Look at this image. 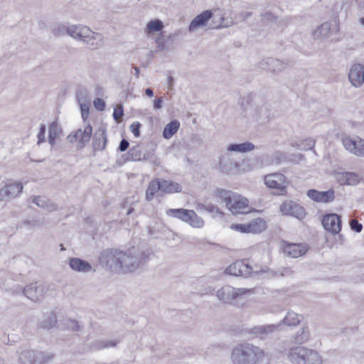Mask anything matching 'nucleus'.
Here are the masks:
<instances>
[{"instance_id":"f257e3e1","label":"nucleus","mask_w":364,"mask_h":364,"mask_svg":"<svg viewBox=\"0 0 364 364\" xmlns=\"http://www.w3.org/2000/svg\"><path fill=\"white\" fill-rule=\"evenodd\" d=\"M265 356L259 346L249 343H242L233 348L231 360L234 364H257Z\"/></svg>"},{"instance_id":"f03ea898","label":"nucleus","mask_w":364,"mask_h":364,"mask_svg":"<svg viewBox=\"0 0 364 364\" xmlns=\"http://www.w3.org/2000/svg\"><path fill=\"white\" fill-rule=\"evenodd\" d=\"M68 36L75 41L82 42L91 50L99 49L104 45V36L102 33L95 32L82 24L71 25Z\"/></svg>"},{"instance_id":"7ed1b4c3","label":"nucleus","mask_w":364,"mask_h":364,"mask_svg":"<svg viewBox=\"0 0 364 364\" xmlns=\"http://www.w3.org/2000/svg\"><path fill=\"white\" fill-rule=\"evenodd\" d=\"M215 196L233 214H247L252 211L249 200L242 195L225 189H218Z\"/></svg>"},{"instance_id":"20e7f679","label":"nucleus","mask_w":364,"mask_h":364,"mask_svg":"<svg viewBox=\"0 0 364 364\" xmlns=\"http://www.w3.org/2000/svg\"><path fill=\"white\" fill-rule=\"evenodd\" d=\"M150 255L151 251L147 248L135 247L123 252L121 273L134 272L149 261Z\"/></svg>"},{"instance_id":"39448f33","label":"nucleus","mask_w":364,"mask_h":364,"mask_svg":"<svg viewBox=\"0 0 364 364\" xmlns=\"http://www.w3.org/2000/svg\"><path fill=\"white\" fill-rule=\"evenodd\" d=\"M288 360L292 364H321V357L317 351L304 346L291 348L287 353Z\"/></svg>"},{"instance_id":"423d86ee","label":"nucleus","mask_w":364,"mask_h":364,"mask_svg":"<svg viewBox=\"0 0 364 364\" xmlns=\"http://www.w3.org/2000/svg\"><path fill=\"white\" fill-rule=\"evenodd\" d=\"M251 293L250 289L234 288L230 285H225L219 289L216 292V296L219 300L224 303L232 305H240L245 301V296Z\"/></svg>"},{"instance_id":"0eeeda50","label":"nucleus","mask_w":364,"mask_h":364,"mask_svg":"<svg viewBox=\"0 0 364 364\" xmlns=\"http://www.w3.org/2000/svg\"><path fill=\"white\" fill-rule=\"evenodd\" d=\"M123 251L117 249H107L101 252L100 262L111 272L121 273Z\"/></svg>"},{"instance_id":"6e6552de","label":"nucleus","mask_w":364,"mask_h":364,"mask_svg":"<svg viewBox=\"0 0 364 364\" xmlns=\"http://www.w3.org/2000/svg\"><path fill=\"white\" fill-rule=\"evenodd\" d=\"M260 270L257 267H252L245 260H237L229 265L225 273L235 276L247 277L253 273H259Z\"/></svg>"},{"instance_id":"1a4fd4ad","label":"nucleus","mask_w":364,"mask_h":364,"mask_svg":"<svg viewBox=\"0 0 364 364\" xmlns=\"http://www.w3.org/2000/svg\"><path fill=\"white\" fill-rule=\"evenodd\" d=\"M264 183L268 188L276 190L278 195L284 194L287 191L288 181L282 173H274L265 176Z\"/></svg>"},{"instance_id":"9d476101","label":"nucleus","mask_w":364,"mask_h":364,"mask_svg":"<svg viewBox=\"0 0 364 364\" xmlns=\"http://www.w3.org/2000/svg\"><path fill=\"white\" fill-rule=\"evenodd\" d=\"M92 134V127L91 125L87 124L83 129H78L77 130L71 132L67 136V139L70 143L77 142V147L80 149L84 148L90 141Z\"/></svg>"},{"instance_id":"9b49d317","label":"nucleus","mask_w":364,"mask_h":364,"mask_svg":"<svg viewBox=\"0 0 364 364\" xmlns=\"http://www.w3.org/2000/svg\"><path fill=\"white\" fill-rule=\"evenodd\" d=\"M23 186L21 183L9 181L0 188V204L8 199H11L19 196L22 193Z\"/></svg>"},{"instance_id":"f8f14e48","label":"nucleus","mask_w":364,"mask_h":364,"mask_svg":"<svg viewBox=\"0 0 364 364\" xmlns=\"http://www.w3.org/2000/svg\"><path fill=\"white\" fill-rule=\"evenodd\" d=\"M343 145L350 153L364 157V139L359 136H346L342 139Z\"/></svg>"},{"instance_id":"ddd939ff","label":"nucleus","mask_w":364,"mask_h":364,"mask_svg":"<svg viewBox=\"0 0 364 364\" xmlns=\"http://www.w3.org/2000/svg\"><path fill=\"white\" fill-rule=\"evenodd\" d=\"M280 210L283 215H291L299 220H302L306 215L305 209L293 201L284 202L280 205Z\"/></svg>"},{"instance_id":"4468645a","label":"nucleus","mask_w":364,"mask_h":364,"mask_svg":"<svg viewBox=\"0 0 364 364\" xmlns=\"http://www.w3.org/2000/svg\"><path fill=\"white\" fill-rule=\"evenodd\" d=\"M322 225L326 230L333 235L339 233L341 230V218L336 213H330L323 215Z\"/></svg>"},{"instance_id":"2eb2a0df","label":"nucleus","mask_w":364,"mask_h":364,"mask_svg":"<svg viewBox=\"0 0 364 364\" xmlns=\"http://www.w3.org/2000/svg\"><path fill=\"white\" fill-rule=\"evenodd\" d=\"M348 80L354 87H360L364 84V65L353 64L348 72Z\"/></svg>"},{"instance_id":"dca6fc26","label":"nucleus","mask_w":364,"mask_h":364,"mask_svg":"<svg viewBox=\"0 0 364 364\" xmlns=\"http://www.w3.org/2000/svg\"><path fill=\"white\" fill-rule=\"evenodd\" d=\"M45 289V285L36 282L26 287L23 293L30 300L37 302L43 299Z\"/></svg>"},{"instance_id":"f3484780","label":"nucleus","mask_w":364,"mask_h":364,"mask_svg":"<svg viewBox=\"0 0 364 364\" xmlns=\"http://www.w3.org/2000/svg\"><path fill=\"white\" fill-rule=\"evenodd\" d=\"M307 196L316 203H327L332 202L335 198V192L332 189L326 191H319L316 189H310L307 192Z\"/></svg>"},{"instance_id":"a211bd4d","label":"nucleus","mask_w":364,"mask_h":364,"mask_svg":"<svg viewBox=\"0 0 364 364\" xmlns=\"http://www.w3.org/2000/svg\"><path fill=\"white\" fill-rule=\"evenodd\" d=\"M213 12L210 10H205L197 15L191 22L188 26L190 32H195L199 28L205 26L208 22L212 18Z\"/></svg>"},{"instance_id":"6ab92c4d","label":"nucleus","mask_w":364,"mask_h":364,"mask_svg":"<svg viewBox=\"0 0 364 364\" xmlns=\"http://www.w3.org/2000/svg\"><path fill=\"white\" fill-rule=\"evenodd\" d=\"M279 328V325L267 324L262 326H256L250 330V333L260 339H264L268 336L274 333Z\"/></svg>"},{"instance_id":"aec40b11","label":"nucleus","mask_w":364,"mask_h":364,"mask_svg":"<svg viewBox=\"0 0 364 364\" xmlns=\"http://www.w3.org/2000/svg\"><path fill=\"white\" fill-rule=\"evenodd\" d=\"M307 246L304 244L288 243L284 247L285 255L291 258H298L306 253Z\"/></svg>"},{"instance_id":"412c9836","label":"nucleus","mask_w":364,"mask_h":364,"mask_svg":"<svg viewBox=\"0 0 364 364\" xmlns=\"http://www.w3.org/2000/svg\"><path fill=\"white\" fill-rule=\"evenodd\" d=\"M260 68L269 72L279 73L284 70L286 63L279 59L269 58L260 63Z\"/></svg>"},{"instance_id":"4be33fe9","label":"nucleus","mask_w":364,"mask_h":364,"mask_svg":"<svg viewBox=\"0 0 364 364\" xmlns=\"http://www.w3.org/2000/svg\"><path fill=\"white\" fill-rule=\"evenodd\" d=\"M69 266L73 270L81 273H88L95 271L88 262L77 257L70 259Z\"/></svg>"},{"instance_id":"5701e85b","label":"nucleus","mask_w":364,"mask_h":364,"mask_svg":"<svg viewBox=\"0 0 364 364\" xmlns=\"http://www.w3.org/2000/svg\"><path fill=\"white\" fill-rule=\"evenodd\" d=\"M212 23L210 25V28H220L231 26L235 23V21L230 18H225L224 15L220 12L213 13Z\"/></svg>"},{"instance_id":"b1692460","label":"nucleus","mask_w":364,"mask_h":364,"mask_svg":"<svg viewBox=\"0 0 364 364\" xmlns=\"http://www.w3.org/2000/svg\"><path fill=\"white\" fill-rule=\"evenodd\" d=\"M107 134L105 130H97L93 137L92 147L95 151H102L105 149L107 144Z\"/></svg>"},{"instance_id":"393cba45","label":"nucleus","mask_w":364,"mask_h":364,"mask_svg":"<svg viewBox=\"0 0 364 364\" xmlns=\"http://www.w3.org/2000/svg\"><path fill=\"white\" fill-rule=\"evenodd\" d=\"M303 316L301 314H298L292 311H289L285 317L277 325H279V327L282 325H285L287 326H295L300 323L302 321Z\"/></svg>"},{"instance_id":"a878e982","label":"nucleus","mask_w":364,"mask_h":364,"mask_svg":"<svg viewBox=\"0 0 364 364\" xmlns=\"http://www.w3.org/2000/svg\"><path fill=\"white\" fill-rule=\"evenodd\" d=\"M218 166L223 172L230 173L237 164L228 154H225L220 157Z\"/></svg>"},{"instance_id":"bb28decb","label":"nucleus","mask_w":364,"mask_h":364,"mask_svg":"<svg viewBox=\"0 0 364 364\" xmlns=\"http://www.w3.org/2000/svg\"><path fill=\"white\" fill-rule=\"evenodd\" d=\"M255 149L254 144L245 141L240 144H232L227 146L228 152L247 153Z\"/></svg>"},{"instance_id":"cd10ccee","label":"nucleus","mask_w":364,"mask_h":364,"mask_svg":"<svg viewBox=\"0 0 364 364\" xmlns=\"http://www.w3.org/2000/svg\"><path fill=\"white\" fill-rule=\"evenodd\" d=\"M331 33V23L325 22L313 31L312 35L314 39L325 40Z\"/></svg>"},{"instance_id":"c85d7f7f","label":"nucleus","mask_w":364,"mask_h":364,"mask_svg":"<svg viewBox=\"0 0 364 364\" xmlns=\"http://www.w3.org/2000/svg\"><path fill=\"white\" fill-rule=\"evenodd\" d=\"M161 191L166 193H180L182 191L181 186L176 182L168 180H160Z\"/></svg>"},{"instance_id":"c756f323","label":"nucleus","mask_w":364,"mask_h":364,"mask_svg":"<svg viewBox=\"0 0 364 364\" xmlns=\"http://www.w3.org/2000/svg\"><path fill=\"white\" fill-rule=\"evenodd\" d=\"M186 223L194 228H202L204 226L205 222L193 210H190Z\"/></svg>"},{"instance_id":"7c9ffc66","label":"nucleus","mask_w":364,"mask_h":364,"mask_svg":"<svg viewBox=\"0 0 364 364\" xmlns=\"http://www.w3.org/2000/svg\"><path fill=\"white\" fill-rule=\"evenodd\" d=\"M247 223L250 233L258 234L267 228L266 221L261 218L254 219Z\"/></svg>"},{"instance_id":"2f4dec72","label":"nucleus","mask_w":364,"mask_h":364,"mask_svg":"<svg viewBox=\"0 0 364 364\" xmlns=\"http://www.w3.org/2000/svg\"><path fill=\"white\" fill-rule=\"evenodd\" d=\"M189 211L190 210L184 208H170L166 211V214L186 223Z\"/></svg>"},{"instance_id":"473e14b6","label":"nucleus","mask_w":364,"mask_h":364,"mask_svg":"<svg viewBox=\"0 0 364 364\" xmlns=\"http://www.w3.org/2000/svg\"><path fill=\"white\" fill-rule=\"evenodd\" d=\"M180 126V123L177 120H173L169 122L164 129L163 136L165 139L171 138L176 133Z\"/></svg>"},{"instance_id":"72a5a7b5","label":"nucleus","mask_w":364,"mask_h":364,"mask_svg":"<svg viewBox=\"0 0 364 364\" xmlns=\"http://www.w3.org/2000/svg\"><path fill=\"white\" fill-rule=\"evenodd\" d=\"M159 191H161L160 180H154L151 181L146 191V199L148 201L152 200L154 195Z\"/></svg>"},{"instance_id":"f704fd0d","label":"nucleus","mask_w":364,"mask_h":364,"mask_svg":"<svg viewBox=\"0 0 364 364\" xmlns=\"http://www.w3.org/2000/svg\"><path fill=\"white\" fill-rule=\"evenodd\" d=\"M37 358V351L26 350L21 353L19 360L21 364H37L36 360Z\"/></svg>"},{"instance_id":"c9c22d12","label":"nucleus","mask_w":364,"mask_h":364,"mask_svg":"<svg viewBox=\"0 0 364 364\" xmlns=\"http://www.w3.org/2000/svg\"><path fill=\"white\" fill-rule=\"evenodd\" d=\"M164 28L163 22L159 19L151 20L146 24L145 31L148 35L158 32Z\"/></svg>"},{"instance_id":"e433bc0d","label":"nucleus","mask_w":364,"mask_h":364,"mask_svg":"<svg viewBox=\"0 0 364 364\" xmlns=\"http://www.w3.org/2000/svg\"><path fill=\"white\" fill-rule=\"evenodd\" d=\"M60 132L57 122H52L48 128V142L51 146L55 144V139L58 136Z\"/></svg>"},{"instance_id":"4c0bfd02","label":"nucleus","mask_w":364,"mask_h":364,"mask_svg":"<svg viewBox=\"0 0 364 364\" xmlns=\"http://www.w3.org/2000/svg\"><path fill=\"white\" fill-rule=\"evenodd\" d=\"M55 358V354L52 352H37L36 363L37 364H48Z\"/></svg>"},{"instance_id":"58836bf2","label":"nucleus","mask_w":364,"mask_h":364,"mask_svg":"<svg viewBox=\"0 0 364 364\" xmlns=\"http://www.w3.org/2000/svg\"><path fill=\"white\" fill-rule=\"evenodd\" d=\"M309 331L307 327H303L301 330H299L294 337V342L296 343H304L309 339Z\"/></svg>"},{"instance_id":"ea45409f","label":"nucleus","mask_w":364,"mask_h":364,"mask_svg":"<svg viewBox=\"0 0 364 364\" xmlns=\"http://www.w3.org/2000/svg\"><path fill=\"white\" fill-rule=\"evenodd\" d=\"M129 154L132 161H139L143 160V150L139 145L132 147L129 151Z\"/></svg>"},{"instance_id":"a19ab883","label":"nucleus","mask_w":364,"mask_h":364,"mask_svg":"<svg viewBox=\"0 0 364 364\" xmlns=\"http://www.w3.org/2000/svg\"><path fill=\"white\" fill-rule=\"evenodd\" d=\"M71 28V25L58 23L53 28L52 32L55 36H60L65 34L68 35V31Z\"/></svg>"},{"instance_id":"79ce46f5","label":"nucleus","mask_w":364,"mask_h":364,"mask_svg":"<svg viewBox=\"0 0 364 364\" xmlns=\"http://www.w3.org/2000/svg\"><path fill=\"white\" fill-rule=\"evenodd\" d=\"M57 323V317L55 314L50 313L46 319L41 322L43 328L50 329L53 328Z\"/></svg>"},{"instance_id":"37998d69","label":"nucleus","mask_w":364,"mask_h":364,"mask_svg":"<svg viewBox=\"0 0 364 364\" xmlns=\"http://www.w3.org/2000/svg\"><path fill=\"white\" fill-rule=\"evenodd\" d=\"M315 140L309 138L296 144L297 148L300 150H309L311 149L315 145Z\"/></svg>"},{"instance_id":"c03bdc74","label":"nucleus","mask_w":364,"mask_h":364,"mask_svg":"<svg viewBox=\"0 0 364 364\" xmlns=\"http://www.w3.org/2000/svg\"><path fill=\"white\" fill-rule=\"evenodd\" d=\"M346 179L347 185L355 186L360 182V177L353 172H347Z\"/></svg>"},{"instance_id":"a18cd8bd","label":"nucleus","mask_w":364,"mask_h":364,"mask_svg":"<svg viewBox=\"0 0 364 364\" xmlns=\"http://www.w3.org/2000/svg\"><path fill=\"white\" fill-rule=\"evenodd\" d=\"M230 228L241 233H250L248 223L232 224L231 225Z\"/></svg>"},{"instance_id":"49530a36","label":"nucleus","mask_w":364,"mask_h":364,"mask_svg":"<svg viewBox=\"0 0 364 364\" xmlns=\"http://www.w3.org/2000/svg\"><path fill=\"white\" fill-rule=\"evenodd\" d=\"M350 228L359 233L363 230V225L360 223L357 220L353 219L350 221Z\"/></svg>"},{"instance_id":"de8ad7c7","label":"nucleus","mask_w":364,"mask_h":364,"mask_svg":"<svg viewBox=\"0 0 364 364\" xmlns=\"http://www.w3.org/2000/svg\"><path fill=\"white\" fill-rule=\"evenodd\" d=\"M141 124L139 122H134L130 125V130L136 137H139L140 135V127Z\"/></svg>"},{"instance_id":"09e8293b","label":"nucleus","mask_w":364,"mask_h":364,"mask_svg":"<svg viewBox=\"0 0 364 364\" xmlns=\"http://www.w3.org/2000/svg\"><path fill=\"white\" fill-rule=\"evenodd\" d=\"M48 199L45 197L37 196L33 198V203L38 207L45 208Z\"/></svg>"},{"instance_id":"8fccbe9b","label":"nucleus","mask_w":364,"mask_h":364,"mask_svg":"<svg viewBox=\"0 0 364 364\" xmlns=\"http://www.w3.org/2000/svg\"><path fill=\"white\" fill-rule=\"evenodd\" d=\"M65 328L73 331H77L79 329V325L75 321L68 319L65 320Z\"/></svg>"},{"instance_id":"3c124183","label":"nucleus","mask_w":364,"mask_h":364,"mask_svg":"<svg viewBox=\"0 0 364 364\" xmlns=\"http://www.w3.org/2000/svg\"><path fill=\"white\" fill-rule=\"evenodd\" d=\"M123 114L124 111L122 105L117 106L116 108L114 109L113 117L114 120L119 121V119L123 116Z\"/></svg>"},{"instance_id":"603ef678","label":"nucleus","mask_w":364,"mask_h":364,"mask_svg":"<svg viewBox=\"0 0 364 364\" xmlns=\"http://www.w3.org/2000/svg\"><path fill=\"white\" fill-rule=\"evenodd\" d=\"M347 172H341L336 174V180L341 185H347Z\"/></svg>"},{"instance_id":"864d4df0","label":"nucleus","mask_w":364,"mask_h":364,"mask_svg":"<svg viewBox=\"0 0 364 364\" xmlns=\"http://www.w3.org/2000/svg\"><path fill=\"white\" fill-rule=\"evenodd\" d=\"M156 43L157 44L158 48H159L161 50H166V43H165V41H164V36H162V35H159V36L156 38Z\"/></svg>"},{"instance_id":"5fc2aeb1","label":"nucleus","mask_w":364,"mask_h":364,"mask_svg":"<svg viewBox=\"0 0 364 364\" xmlns=\"http://www.w3.org/2000/svg\"><path fill=\"white\" fill-rule=\"evenodd\" d=\"M45 134H46V126L43 124L40 125V131L38 134V144H41L45 140Z\"/></svg>"},{"instance_id":"6e6d98bb","label":"nucleus","mask_w":364,"mask_h":364,"mask_svg":"<svg viewBox=\"0 0 364 364\" xmlns=\"http://www.w3.org/2000/svg\"><path fill=\"white\" fill-rule=\"evenodd\" d=\"M93 104L95 107L99 111H103L105 108V102L100 98H96Z\"/></svg>"},{"instance_id":"4d7b16f0","label":"nucleus","mask_w":364,"mask_h":364,"mask_svg":"<svg viewBox=\"0 0 364 364\" xmlns=\"http://www.w3.org/2000/svg\"><path fill=\"white\" fill-rule=\"evenodd\" d=\"M262 20L267 22H272L276 20V17L270 12L266 11L262 15Z\"/></svg>"},{"instance_id":"13d9d810","label":"nucleus","mask_w":364,"mask_h":364,"mask_svg":"<svg viewBox=\"0 0 364 364\" xmlns=\"http://www.w3.org/2000/svg\"><path fill=\"white\" fill-rule=\"evenodd\" d=\"M81 114L82 119L85 120L89 114V107L86 103L80 104Z\"/></svg>"},{"instance_id":"bf43d9fd","label":"nucleus","mask_w":364,"mask_h":364,"mask_svg":"<svg viewBox=\"0 0 364 364\" xmlns=\"http://www.w3.org/2000/svg\"><path fill=\"white\" fill-rule=\"evenodd\" d=\"M204 210L209 213H220L219 208L217 206L213 205H208L206 206L205 205H200Z\"/></svg>"},{"instance_id":"052dcab7","label":"nucleus","mask_w":364,"mask_h":364,"mask_svg":"<svg viewBox=\"0 0 364 364\" xmlns=\"http://www.w3.org/2000/svg\"><path fill=\"white\" fill-rule=\"evenodd\" d=\"M57 208H58V206L55 203L48 200L47 204L45 207V209H46L49 212H52V211L56 210Z\"/></svg>"},{"instance_id":"680f3d73","label":"nucleus","mask_w":364,"mask_h":364,"mask_svg":"<svg viewBox=\"0 0 364 364\" xmlns=\"http://www.w3.org/2000/svg\"><path fill=\"white\" fill-rule=\"evenodd\" d=\"M129 143L127 139H123L119 144V149L120 151H126L129 147Z\"/></svg>"},{"instance_id":"e2e57ef3","label":"nucleus","mask_w":364,"mask_h":364,"mask_svg":"<svg viewBox=\"0 0 364 364\" xmlns=\"http://www.w3.org/2000/svg\"><path fill=\"white\" fill-rule=\"evenodd\" d=\"M154 156L153 150H146L144 152L143 151V160H149L152 159Z\"/></svg>"},{"instance_id":"0e129e2a","label":"nucleus","mask_w":364,"mask_h":364,"mask_svg":"<svg viewBox=\"0 0 364 364\" xmlns=\"http://www.w3.org/2000/svg\"><path fill=\"white\" fill-rule=\"evenodd\" d=\"M163 99L161 97L154 101V109H159L162 107Z\"/></svg>"},{"instance_id":"69168bd1","label":"nucleus","mask_w":364,"mask_h":364,"mask_svg":"<svg viewBox=\"0 0 364 364\" xmlns=\"http://www.w3.org/2000/svg\"><path fill=\"white\" fill-rule=\"evenodd\" d=\"M117 344V341H107L104 342L102 348H109V347H115Z\"/></svg>"},{"instance_id":"338daca9","label":"nucleus","mask_w":364,"mask_h":364,"mask_svg":"<svg viewBox=\"0 0 364 364\" xmlns=\"http://www.w3.org/2000/svg\"><path fill=\"white\" fill-rule=\"evenodd\" d=\"M145 93L149 97H152L154 96V92L151 88H146L145 90Z\"/></svg>"},{"instance_id":"774afa93","label":"nucleus","mask_w":364,"mask_h":364,"mask_svg":"<svg viewBox=\"0 0 364 364\" xmlns=\"http://www.w3.org/2000/svg\"><path fill=\"white\" fill-rule=\"evenodd\" d=\"M173 82V78L171 76L168 77V85L169 87H172Z\"/></svg>"}]
</instances>
